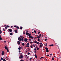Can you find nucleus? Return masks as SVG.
<instances>
[{"label":"nucleus","mask_w":61,"mask_h":61,"mask_svg":"<svg viewBox=\"0 0 61 61\" xmlns=\"http://www.w3.org/2000/svg\"><path fill=\"white\" fill-rule=\"evenodd\" d=\"M21 49V47H19L18 48V49L19 50H20Z\"/></svg>","instance_id":"1a4fd4ad"},{"label":"nucleus","mask_w":61,"mask_h":61,"mask_svg":"<svg viewBox=\"0 0 61 61\" xmlns=\"http://www.w3.org/2000/svg\"><path fill=\"white\" fill-rule=\"evenodd\" d=\"M32 46L34 47H36V46H35V45H32Z\"/></svg>","instance_id":"c756f323"},{"label":"nucleus","mask_w":61,"mask_h":61,"mask_svg":"<svg viewBox=\"0 0 61 61\" xmlns=\"http://www.w3.org/2000/svg\"><path fill=\"white\" fill-rule=\"evenodd\" d=\"M29 47V46H26L25 47V48H26V47Z\"/></svg>","instance_id":"cd10ccee"},{"label":"nucleus","mask_w":61,"mask_h":61,"mask_svg":"<svg viewBox=\"0 0 61 61\" xmlns=\"http://www.w3.org/2000/svg\"><path fill=\"white\" fill-rule=\"evenodd\" d=\"M34 43H37V41L36 40L34 41Z\"/></svg>","instance_id":"2eb2a0df"},{"label":"nucleus","mask_w":61,"mask_h":61,"mask_svg":"<svg viewBox=\"0 0 61 61\" xmlns=\"http://www.w3.org/2000/svg\"><path fill=\"white\" fill-rule=\"evenodd\" d=\"M40 32H39L38 33V34H40Z\"/></svg>","instance_id":"a18cd8bd"},{"label":"nucleus","mask_w":61,"mask_h":61,"mask_svg":"<svg viewBox=\"0 0 61 61\" xmlns=\"http://www.w3.org/2000/svg\"><path fill=\"white\" fill-rule=\"evenodd\" d=\"M20 42L19 41H18L17 42V43L19 45H20Z\"/></svg>","instance_id":"423d86ee"},{"label":"nucleus","mask_w":61,"mask_h":61,"mask_svg":"<svg viewBox=\"0 0 61 61\" xmlns=\"http://www.w3.org/2000/svg\"><path fill=\"white\" fill-rule=\"evenodd\" d=\"M22 46H24L25 45V44L24 43H22Z\"/></svg>","instance_id":"a211bd4d"},{"label":"nucleus","mask_w":61,"mask_h":61,"mask_svg":"<svg viewBox=\"0 0 61 61\" xmlns=\"http://www.w3.org/2000/svg\"><path fill=\"white\" fill-rule=\"evenodd\" d=\"M34 32L35 33H36V31L35 30L34 31Z\"/></svg>","instance_id":"4c0bfd02"},{"label":"nucleus","mask_w":61,"mask_h":61,"mask_svg":"<svg viewBox=\"0 0 61 61\" xmlns=\"http://www.w3.org/2000/svg\"><path fill=\"white\" fill-rule=\"evenodd\" d=\"M47 56H49V55H47Z\"/></svg>","instance_id":"bf43d9fd"},{"label":"nucleus","mask_w":61,"mask_h":61,"mask_svg":"<svg viewBox=\"0 0 61 61\" xmlns=\"http://www.w3.org/2000/svg\"><path fill=\"white\" fill-rule=\"evenodd\" d=\"M23 33L24 34V35H25V32H23Z\"/></svg>","instance_id":"2f4dec72"},{"label":"nucleus","mask_w":61,"mask_h":61,"mask_svg":"<svg viewBox=\"0 0 61 61\" xmlns=\"http://www.w3.org/2000/svg\"><path fill=\"white\" fill-rule=\"evenodd\" d=\"M29 45V43H28L27 44H26V46H29L28 45Z\"/></svg>","instance_id":"dca6fc26"},{"label":"nucleus","mask_w":61,"mask_h":61,"mask_svg":"<svg viewBox=\"0 0 61 61\" xmlns=\"http://www.w3.org/2000/svg\"><path fill=\"white\" fill-rule=\"evenodd\" d=\"M37 38H40V37H39V36H38L37 37Z\"/></svg>","instance_id":"473e14b6"},{"label":"nucleus","mask_w":61,"mask_h":61,"mask_svg":"<svg viewBox=\"0 0 61 61\" xmlns=\"http://www.w3.org/2000/svg\"><path fill=\"white\" fill-rule=\"evenodd\" d=\"M20 29H23V27L22 26H20Z\"/></svg>","instance_id":"9b49d317"},{"label":"nucleus","mask_w":61,"mask_h":61,"mask_svg":"<svg viewBox=\"0 0 61 61\" xmlns=\"http://www.w3.org/2000/svg\"><path fill=\"white\" fill-rule=\"evenodd\" d=\"M45 46H47V44H46Z\"/></svg>","instance_id":"680f3d73"},{"label":"nucleus","mask_w":61,"mask_h":61,"mask_svg":"<svg viewBox=\"0 0 61 61\" xmlns=\"http://www.w3.org/2000/svg\"><path fill=\"white\" fill-rule=\"evenodd\" d=\"M49 46H54V44H52L51 45H50Z\"/></svg>","instance_id":"9d476101"},{"label":"nucleus","mask_w":61,"mask_h":61,"mask_svg":"<svg viewBox=\"0 0 61 61\" xmlns=\"http://www.w3.org/2000/svg\"><path fill=\"white\" fill-rule=\"evenodd\" d=\"M52 60H54L55 59H54V57H52Z\"/></svg>","instance_id":"72a5a7b5"},{"label":"nucleus","mask_w":61,"mask_h":61,"mask_svg":"<svg viewBox=\"0 0 61 61\" xmlns=\"http://www.w3.org/2000/svg\"><path fill=\"white\" fill-rule=\"evenodd\" d=\"M39 48L38 47H37V50H39Z\"/></svg>","instance_id":"7c9ffc66"},{"label":"nucleus","mask_w":61,"mask_h":61,"mask_svg":"<svg viewBox=\"0 0 61 61\" xmlns=\"http://www.w3.org/2000/svg\"><path fill=\"white\" fill-rule=\"evenodd\" d=\"M4 42L5 43H6V41H4Z\"/></svg>","instance_id":"69168bd1"},{"label":"nucleus","mask_w":61,"mask_h":61,"mask_svg":"<svg viewBox=\"0 0 61 61\" xmlns=\"http://www.w3.org/2000/svg\"><path fill=\"white\" fill-rule=\"evenodd\" d=\"M17 26H16V25H15L14 26V27H17Z\"/></svg>","instance_id":"864d4df0"},{"label":"nucleus","mask_w":61,"mask_h":61,"mask_svg":"<svg viewBox=\"0 0 61 61\" xmlns=\"http://www.w3.org/2000/svg\"><path fill=\"white\" fill-rule=\"evenodd\" d=\"M42 45H40V47H42Z\"/></svg>","instance_id":"c85d7f7f"},{"label":"nucleus","mask_w":61,"mask_h":61,"mask_svg":"<svg viewBox=\"0 0 61 61\" xmlns=\"http://www.w3.org/2000/svg\"><path fill=\"white\" fill-rule=\"evenodd\" d=\"M18 39L20 41H21V38H20V37H18Z\"/></svg>","instance_id":"f257e3e1"},{"label":"nucleus","mask_w":61,"mask_h":61,"mask_svg":"<svg viewBox=\"0 0 61 61\" xmlns=\"http://www.w3.org/2000/svg\"><path fill=\"white\" fill-rule=\"evenodd\" d=\"M31 35V34H29L28 35V36H30Z\"/></svg>","instance_id":"c03bdc74"},{"label":"nucleus","mask_w":61,"mask_h":61,"mask_svg":"<svg viewBox=\"0 0 61 61\" xmlns=\"http://www.w3.org/2000/svg\"><path fill=\"white\" fill-rule=\"evenodd\" d=\"M34 50H35V51H36V48H35Z\"/></svg>","instance_id":"37998d69"},{"label":"nucleus","mask_w":61,"mask_h":61,"mask_svg":"<svg viewBox=\"0 0 61 61\" xmlns=\"http://www.w3.org/2000/svg\"><path fill=\"white\" fill-rule=\"evenodd\" d=\"M21 41H24V39H23V38H21Z\"/></svg>","instance_id":"6ab92c4d"},{"label":"nucleus","mask_w":61,"mask_h":61,"mask_svg":"<svg viewBox=\"0 0 61 61\" xmlns=\"http://www.w3.org/2000/svg\"><path fill=\"white\" fill-rule=\"evenodd\" d=\"M7 26H6L5 27V29H7Z\"/></svg>","instance_id":"58836bf2"},{"label":"nucleus","mask_w":61,"mask_h":61,"mask_svg":"<svg viewBox=\"0 0 61 61\" xmlns=\"http://www.w3.org/2000/svg\"><path fill=\"white\" fill-rule=\"evenodd\" d=\"M10 35H13V33H10Z\"/></svg>","instance_id":"aec40b11"},{"label":"nucleus","mask_w":61,"mask_h":61,"mask_svg":"<svg viewBox=\"0 0 61 61\" xmlns=\"http://www.w3.org/2000/svg\"><path fill=\"white\" fill-rule=\"evenodd\" d=\"M19 53H20V52H21V51H19Z\"/></svg>","instance_id":"5fc2aeb1"},{"label":"nucleus","mask_w":61,"mask_h":61,"mask_svg":"<svg viewBox=\"0 0 61 61\" xmlns=\"http://www.w3.org/2000/svg\"><path fill=\"white\" fill-rule=\"evenodd\" d=\"M39 43L38 42H37V44H39Z\"/></svg>","instance_id":"e2e57ef3"},{"label":"nucleus","mask_w":61,"mask_h":61,"mask_svg":"<svg viewBox=\"0 0 61 61\" xmlns=\"http://www.w3.org/2000/svg\"><path fill=\"white\" fill-rule=\"evenodd\" d=\"M29 38H31L32 39H33V38H34V37L32 36H29Z\"/></svg>","instance_id":"39448f33"},{"label":"nucleus","mask_w":61,"mask_h":61,"mask_svg":"<svg viewBox=\"0 0 61 61\" xmlns=\"http://www.w3.org/2000/svg\"><path fill=\"white\" fill-rule=\"evenodd\" d=\"M6 27H9L10 26L9 25H7V26Z\"/></svg>","instance_id":"e433bc0d"},{"label":"nucleus","mask_w":61,"mask_h":61,"mask_svg":"<svg viewBox=\"0 0 61 61\" xmlns=\"http://www.w3.org/2000/svg\"><path fill=\"white\" fill-rule=\"evenodd\" d=\"M44 57H41L40 58V59H42V58H43Z\"/></svg>","instance_id":"3c124183"},{"label":"nucleus","mask_w":61,"mask_h":61,"mask_svg":"<svg viewBox=\"0 0 61 61\" xmlns=\"http://www.w3.org/2000/svg\"><path fill=\"white\" fill-rule=\"evenodd\" d=\"M39 44L40 45H41V44H42V43H40Z\"/></svg>","instance_id":"6e6d98bb"},{"label":"nucleus","mask_w":61,"mask_h":61,"mask_svg":"<svg viewBox=\"0 0 61 61\" xmlns=\"http://www.w3.org/2000/svg\"><path fill=\"white\" fill-rule=\"evenodd\" d=\"M31 40H32V39H29V41H31Z\"/></svg>","instance_id":"8fccbe9b"},{"label":"nucleus","mask_w":61,"mask_h":61,"mask_svg":"<svg viewBox=\"0 0 61 61\" xmlns=\"http://www.w3.org/2000/svg\"><path fill=\"white\" fill-rule=\"evenodd\" d=\"M3 30L4 31H5V29L3 28Z\"/></svg>","instance_id":"4be33fe9"},{"label":"nucleus","mask_w":61,"mask_h":61,"mask_svg":"<svg viewBox=\"0 0 61 61\" xmlns=\"http://www.w3.org/2000/svg\"><path fill=\"white\" fill-rule=\"evenodd\" d=\"M30 47L31 48H33V46H30Z\"/></svg>","instance_id":"ea45409f"},{"label":"nucleus","mask_w":61,"mask_h":61,"mask_svg":"<svg viewBox=\"0 0 61 61\" xmlns=\"http://www.w3.org/2000/svg\"><path fill=\"white\" fill-rule=\"evenodd\" d=\"M1 60H3V58L1 57Z\"/></svg>","instance_id":"79ce46f5"},{"label":"nucleus","mask_w":61,"mask_h":61,"mask_svg":"<svg viewBox=\"0 0 61 61\" xmlns=\"http://www.w3.org/2000/svg\"><path fill=\"white\" fill-rule=\"evenodd\" d=\"M20 61H24V60H21Z\"/></svg>","instance_id":"603ef678"},{"label":"nucleus","mask_w":61,"mask_h":61,"mask_svg":"<svg viewBox=\"0 0 61 61\" xmlns=\"http://www.w3.org/2000/svg\"><path fill=\"white\" fill-rule=\"evenodd\" d=\"M5 49H8L7 47V46H5Z\"/></svg>","instance_id":"ddd939ff"},{"label":"nucleus","mask_w":61,"mask_h":61,"mask_svg":"<svg viewBox=\"0 0 61 61\" xmlns=\"http://www.w3.org/2000/svg\"><path fill=\"white\" fill-rule=\"evenodd\" d=\"M32 43V41H31L30 42V44H31Z\"/></svg>","instance_id":"4d7b16f0"},{"label":"nucleus","mask_w":61,"mask_h":61,"mask_svg":"<svg viewBox=\"0 0 61 61\" xmlns=\"http://www.w3.org/2000/svg\"><path fill=\"white\" fill-rule=\"evenodd\" d=\"M2 38H0V40H2Z\"/></svg>","instance_id":"052dcab7"},{"label":"nucleus","mask_w":61,"mask_h":61,"mask_svg":"<svg viewBox=\"0 0 61 61\" xmlns=\"http://www.w3.org/2000/svg\"><path fill=\"white\" fill-rule=\"evenodd\" d=\"M45 49L46 50H48V48L47 47H46L45 48Z\"/></svg>","instance_id":"412c9836"},{"label":"nucleus","mask_w":61,"mask_h":61,"mask_svg":"<svg viewBox=\"0 0 61 61\" xmlns=\"http://www.w3.org/2000/svg\"><path fill=\"white\" fill-rule=\"evenodd\" d=\"M34 53H36V51H34Z\"/></svg>","instance_id":"49530a36"},{"label":"nucleus","mask_w":61,"mask_h":61,"mask_svg":"<svg viewBox=\"0 0 61 61\" xmlns=\"http://www.w3.org/2000/svg\"><path fill=\"white\" fill-rule=\"evenodd\" d=\"M32 59V58H31L30 59V61H31V59Z\"/></svg>","instance_id":"c9c22d12"},{"label":"nucleus","mask_w":61,"mask_h":61,"mask_svg":"<svg viewBox=\"0 0 61 61\" xmlns=\"http://www.w3.org/2000/svg\"><path fill=\"white\" fill-rule=\"evenodd\" d=\"M26 35H29V33L28 32H26Z\"/></svg>","instance_id":"4468645a"},{"label":"nucleus","mask_w":61,"mask_h":61,"mask_svg":"<svg viewBox=\"0 0 61 61\" xmlns=\"http://www.w3.org/2000/svg\"><path fill=\"white\" fill-rule=\"evenodd\" d=\"M28 55H30V53H28Z\"/></svg>","instance_id":"09e8293b"},{"label":"nucleus","mask_w":61,"mask_h":61,"mask_svg":"<svg viewBox=\"0 0 61 61\" xmlns=\"http://www.w3.org/2000/svg\"><path fill=\"white\" fill-rule=\"evenodd\" d=\"M28 50H29V51H30V49L29 48H28Z\"/></svg>","instance_id":"a19ab883"},{"label":"nucleus","mask_w":61,"mask_h":61,"mask_svg":"<svg viewBox=\"0 0 61 61\" xmlns=\"http://www.w3.org/2000/svg\"><path fill=\"white\" fill-rule=\"evenodd\" d=\"M3 61H6L5 60V59H4L3 60Z\"/></svg>","instance_id":"bb28decb"},{"label":"nucleus","mask_w":61,"mask_h":61,"mask_svg":"<svg viewBox=\"0 0 61 61\" xmlns=\"http://www.w3.org/2000/svg\"><path fill=\"white\" fill-rule=\"evenodd\" d=\"M46 52H49V51H48V50H46Z\"/></svg>","instance_id":"f704fd0d"},{"label":"nucleus","mask_w":61,"mask_h":61,"mask_svg":"<svg viewBox=\"0 0 61 61\" xmlns=\"http://www.w3.org/2000/svg\"><path fill=\"white\" fill-rule=\"evenodd\" d=\"M35 57L36 58H37V56L35 54Z\"/></svg>","instance_id":"f3484780"},{"label":"nucleus","mask_w":61,"mask_h":61,"mask_svg":"<svg viewBox=\"0 0 61 61\" xmlns=\"http://www.w3.org/2000/svg\"><path fill=\"white\" fill-rule=\"evenodd\" d=\"M4 54H5V53H4V51H3L2 53V55H4Z\"/></svg>","instance_id":"0eeeda50"},{"label":"nucleus","mask_w":61,"mask_h":61,"mask_svg":"<svg viewBox=\"0 0 61 61\" xmlns=\"http://www.w3.org/2000/svg\"><path fill=\"white\" fill-rule=\"evenodd\" d=\"M23 56L22 55H20V57H19L20 58V59H22V58H23Z\"/></svg>","instance_id":"f03ea898"},{"label":"nucleus","mask_w":61,"mask_h":61,"mask_svg":"<svg viewBox=\"0 0 61 61\" xmlns=\"http://www.w3.org/2000/svg\"><path fill=\"white\" fill-rule=\"evenodd\" d=\"M20 37H21L22 38V37H23V36H20Z\"/></svg>","instance_id":"de8ad7c7"},{"label":"nucleus","mask_w":61,"mask_h":61,"mask_svg":"<svg viewBox=\"0 0 61 61\" xmlns=\"http://www.w3.org/2000/svg\"><path fill=\"white\" fill-rule=\"evenodd\" d=\"M6 25H5L4 26H6Z\"/></svg>","instance_id":"0e129e2a"},{"label":"nucleus","mask_w":61,"mask_h":61,"mask_svg":"<svg viewBox=\"0 0 61 61\" xmlns=\"http://www.w3.org/2000/svg\"><path fill=\"white\" fill-rule=\"evenodd\" d=\"M14 31L16 33H17V30H14Z\"/></svg>","instance_id":"6e6552de"},{"label":"nucleus","mask_w":61,"mask_h":61,"mask_svg":"<svg viewBox=\"0 0 61 61\" xmlns=\"http://www.w3.org/2000/svg\"><path fill=\"white\" fill-rule=\"evenodd\" d=\"M16 27L17 28V29H19V27H18V26H17Z\"/></svg>","instance_id":"b1692460"},{"label":"nucleus","mask_w":61,"mask_h":61,"mask_svg":"<svg viewBox=\"0 0 61 61\" xmlns=\"http://www.w3.org/2000/svg\"><path fill=\"white\" fill-rule=\"evenodd\" d=\"M7 51L8 52H9V50H8V49H7Z\"/></svg>","instance_id":"a878e982"},{"label":"nucleus","mask_w":61,"mask_h":61,"mask_svg":"<svg viewBox=\"0 0 61 61\" xmlns=\"http://www.w3.org/2000/svg\"><path fill=\"white\" fill-rule=\"evenodd\" d=\"M42 36V34H40L39 36L40 37L41 36Z\"/></svg>","instance_id":"393cba45"},{"label":"nucleus","mask_w":61,"mask_h":61,"mask_svg":"<svg viewBox=\"0 0 61 61\" xmlns=\"http://www.w3.org/2000/svg\"><path fill=\"white\" fill-rule=\"evenodd\" d=\"M11 28H12V27H13V26H11Z\"/></svg>","instance_id":"338daca9"},{"label":"nucleus","mask_w":61,"mask_h":61,"mask_svg":"<svg viewBox=\"0 0 61 61\" xmlns=\"http://www.w3.org/2000/svg\"><path fill=\"white\" fill-rule=\"evenodd\" d=\"M27 40H28V39H26V38H25L24 39V41L25 42H27Z\"/></svg>","instance_id":"7ed1b4c3"},{"label":"nucleus","mask_w":61,"mask_h":61,"mask_svg":"<svg viewBox=\"0 0 61 61\" xmlns=\"http://www.w3.org/2000/svg\"><path fill=\"white\" fill-rule=\"evenodd\" d=\"M45 41H46V40H47V39H45Z\"/></svg>","instance_id":"13d9d810"},{"label":"nucleus","mask_w":61,"mask_h":61,"mask_svg":"<svg viewBox=\"0 0 61 61\" xmlns=\"http://www.w3.org/2000/svg\"><path fill=\"white\" fill-rule=\"evenodd\" d=\"M22 38H24V37L22 36Z\"/></svg>","instance_id":"774afa93"},{"label":"nucleus","mask_w":61,"mask_h":61,"mask_svg":"<svg viewBox=\"0 0 61 61\" xmlns=\"http://www.w3.org/2000/svg\"><path fill=\"white\" fill-rule=\"evenodd\" d=\"M2 34V30H0V34Z\"/></svg>","instance_id":"5701e85b"},{"label":"nucleus","mask_w":61,"mask_h":61,"mask_svg":"<svg viewBox=\"0 0 61 61\" xmlns=\"http://www.w3.org/2000/svg\"><path fill=\"white\" fill-rule=\"evenodd\" d=\"M38 41H39V42H40V39L39 38H38Z\"/></svg>","instance_id":"f8f14e48"},{"label":"nucleus","mask_w":61,"mask_h":61,"mask_svg":"<svg viewBox=\"0 0 61 61\" xmlns=\"http://www.w3.org/2000/svg\"><path fill=\"white\" fill-rule=\"evenodd\" d=\"M8 30H9V31H10V32H12V30H11L10 29H8Z\"/></svg>","instance_id":"20e7f679"}]
</instances>
